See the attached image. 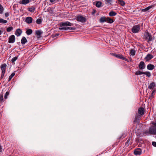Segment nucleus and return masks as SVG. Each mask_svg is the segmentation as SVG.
Returning a JSON list of instances; mask_svg holds the SVG:
<instances>
[{
	"label": "nucleus",
	"mask_w": 156,
	"mask_h": 156,
	"mask_svg": "<svg viewBox=\"0 0 156 156\" xmlns=\"http://www.w3.org/2000/svg\"><path fill=\"white\" fill-rule=\"evenodd\" d=\"M110 54L112 55L117 58L125 60L127 62H129V61L128 59L124 57L122 54H116L113 53H110Z\"/></svg>",
	"instance_id": "obj_3"
},
{
	"label": "nucleus",
	"mask_w": 156,
	"mask_h": 156,
	"mask_svg": "<svg viewBox=\"0 0 156 156\" xmlns=\"http://www.w3.org/2000/svg\"><path fill=\"white\" fill-rule=\"evenodd\" d=\"M136 53V51L134 49H131L130 51V55L133 56L135 55Z\"/></svg>",
	"instance_id": "obj_29"
},
{
	"label": "nucleus",
	"mask_w": 156,
	"mask_h": 156,
	"mask_svg": "<svg viewBox=\"0 0 156 156\" xmlns=\"http://www.w3.org/2000/svg\"><path fill=\"white\" fill-rule=\"evenodd\" d=\"M156 92V89L154 88L152 91V92L151 93V95L150 96V98L152 99V98H153L154 96V95Z\"/></svg>",
	"instance_id": "obj_20"
},
{
	"label": "nucleus",
	"mask_w": 156,
	"mask_h": 156,
	"mask_svg": "<svg viewBox=\"0 0 156 156\" xmlns=\"http://www.w3.org/2000/svg\"><path fill=\"white\" fill-rule=\"evenodd\" d=\"M152 124L154 126L149 128L148 130H146L144 133L146 135L153 134L156 135V122L153 121Z\"/></svg>",
	"instance_id": "obj_2"
},
{
	"label": "nucleus",
	"mask_w": 156,
	"mask_h": 156,
	"mask_svg": "<svg viewBox=\"0 0 156 156\" xmlns=\"http://www.w3.org/2000/svg\"><path fill=\"white\" fill-rule=\"evenodd\" d=\"M106 22H107L109 23H111L113 22V21L112 19L108 17L106 18Z\"/></svg>",
	"instance_id": "obj_26"
},
{
	"label": "nucleus",
	"mask_w": 156,
	"mask_h": 156,
	"mask_svg": "<svg viewBox=\"0 0 156 156\" xmlns=\"http://www.w3.org/2000/svg\"><path fill=\"white\" fill-rule=\"evenodd\" d=\"M144 109L143 107H140L138 109V114L141 116L144 115Z\"/></svg>",
	"instance_id": "obj_10"
},
{
	"label": "nucleus",
	"mask_w": 156,
	"mask_h": 156,
	"mask_svg": "<svg viewBox=\"0 0 156 156\" xmlns=\"http://www.w3.org/2000/svg\"><path fill=\"white\" fill-rule=\"evenodd\" d=\"M147 68L149 70H152L154 69V65L150 64L147 66Z\"/></svg>",
	"instance_id": "obj_19"
},
{
	"label": "nucleus",
	"mask_w": 156,
	"mask_h": 156,
	"mask_svg": "<svg viewBox=\"0 0 156 156\" xmlns=\"http://www.w3.org/2000/svg\"><path fill=\"white\" fill-rule=\"evenodd\" d=\"M2 31L0 30V35H1L2 34Z\"/></svg>",
	"instance_id": "obj_49"
},
{
	"label": "nucleus",
	"mask_w": 156,
	"mask_h": 156,
	"mask_svg": "<svg viewBox=\"0 0 156 156\" xmlns=\"http://www.w3.org/2000/svg\"><path fill=\"white\" fill-rule=\"evenodd\" d=\"M42 22V20L41 19H38L36 21V23L38 24H40Z\"/></svg>",
	"instance_id": "obj_40"
},
{
	"label": "nucleus",
	"mask_w": 156,
	"mask_h": 156,
	"mask_svg": "<svg viewBox=\"0 0 156 156\" xmlns=\"http://www.w3.org/2000/svg\"><path fill=\"white\" fill-rule=\"evenodd\" d=\"M13 29V27H8L7 29V31L8 32H9L12 31Z\"/></svg>",
	"instance_id": "obj_42"
},
{
	"label": "nucleus",
	"mask_w": 156,
	"mask_h": 156,
	"mask_svg": "<svg viewBox=\"0 0 156 156\" xmlns=\"http://www.w3.org/2000/svg\"><path fill=\"white\" fill-rule=\"evenodd\" d=\"M140 29V26L139 25L134 26L132 28L131 30L133 33H138Z\"/></svg>",
	"instance_id": "obj_7"
},
{
	"label": "nucleus",
	"mask_w": 156,
	"mask_h": 156,
	"mask_svg": "<svg viewBox=\"0 0 156 156\" xmlns=\"http://www.w3.org/2000/svg\"><path fill=\"white\" fill-rule=\"evenodd\" d=\"M15 41V37L14 35H11L9 37L8 42L10 43H14Z\"/></svg>",
	"instance_id": "obj_12"
},
{
	"label": "nucleus",
	"mask_w": 156,
	"mask_h": 156,
	"mask_svg": "<svg viewBox=\"0 0 156 156\" xmlns=\"http://www.w3.org/2000/svg\"><path fill=\"white\" fill-rule=\"evenodd\" d=\"M6 66L7 65L5 63L2 64L0 66V68L2 70V74L1 76V78H3L5 74V70Z\"/></svg>",
	"instance_id": "obj_5"
},
{
	"label": "nucleus",
	"mask_w": 156,
	"mask_h": 156,
	"mask_svg": "<svg viewBox=\"0 0 156 156\" xmlns=\"http://www.w3.org/2000/svg\"><path fill=\"white\" fill-rule=\"evenodd\" d=\"M153 58V56L152 55L150 54H148L147 55L146 57L145 58L147 60H150Z\"/></svg>",
	"instance_id": "obj_25"
},
{
	"label": "nucleus",
	"mask_w": 156,
	"mask_h": 156,
	"mask_svg": "<svg viewBox=\"0 0 156 156\" xmlns=\"http://www.w3.org/2000/svg\"><path fill=\"white\" fill-rule=\"evenodd\" d=\"M27 42V40L25 37H23L21 40V42L23 44H25Z\"/></svg>",
	"instance_id": "obj_24"
},
{
	"label": "nucleus",
	"mask_w": 156,
	"mask_h": 156,
	"mask_svg": "<svg viewBox=\"0 0 156 156\" xmlns=\"http://www.w3.org/2000/svg\"><path fill=\"white\" fill-rule=\"evenodd\" d=\"M117 13L113 11H111L109 13V15L111 16H113L116 15Z\"/></svg>",
	"instance_id": "obj_27"
},
{
	"label": "nucleus",
	"mask_w": 156,
	"mask_h": 156,
	"mask_svg": "<svg viewBox=\"0 0 156 156\" xmlns=\"http://www.w3.org/2000/svg\"><path fill=\"white\" fill-rule=\"evenodd\" d=\"M131 143V141H130V136L129 137L128 140L126 142L125 144V145L126 146H128L129 144Z\"/></svg>",
	"instance_id": "obj_30"
},
{
	"label": "nucleus",
	"mask_w": 156,
	"mask_h": 156,
	"mask_svg": "<svg viewBox=\"0 0 156 156\" xmlns=\"http://www.w3.org/2000/svg\"><path fill=\"white\" fill-rule=\"evenodd\" d=\"M118 1L121 5L123 6L125 5V3L124 1H122V0H118Z\"/></svg>",
	"instance_id": "obj_38"
},
{
	"label": "nucleus",
	"mask_w": 156,
	"mask_h": 156,
	"mask_svg": "<svg viewBox=\"0 0 156 156\" xmlns=\"http://www.w3.org/2000/svg\"><path fill=\"white\" fill-rule=\"evenodd\" d=\"M156 87L155 83L154 82H152L150 83L148 86V88L150 89H153Z\"/></svg>",
	"instance_id": "obj_17"
},
{
	"label": "nucleus",
	"mask_w": 156,
	"mask_h": 156,
	"mask_svg": "<svg viewBox=\"0 0 156 156\" xmlns=\"http://www.w3.org/2000/svg\"><path fill=\"white\" fill-rule=\"evenodd\" d=\"M35 9V7L34 6L28 8V11L31 12H33L34 11Z\"/></svg>",
	"instance_id": "obj_21"
},
{
	"label": "nucleus",
	"mask_w": 156,
	"mask_h": 156,
	"mask_svg": "<svg viewBox=\"0 0 156 156\" xmlns=\"http://www.w3.org/2000/svg\"><path fill=\"white\" fill-rule=\"evenodd\" d=\"M106 18L105 17H102L100 19V21L101 23L106 22Z\"/></svg>",
	"instance_id": "obj_28"
},
{
	"label": "nucleus",
	"mask_w": 156,
	"mask_h": 156,
	"mask_svg": "<svg viewBox=\"0 0 156 156\" xmlns=\"http://www.w3.org/2000/svg\"><path fill=\"white\" fill-rule=\"evenodd\" d=\"M59 30H73L75 29V28H73L72 27H61L59 28Z\"/></svg>",
	"instance_id": "obj_13"
},
{
	"label": "nucleus",
	"mask_w": 156,
	"mask_h": 156,
	"mask_svg": "<svg viewBox=\"0 0 156 156\" xmlns=\"http://www.w3.org/2000/svg\"><path fill=\"white\" fill-rule=\"evenodd\" d=\"M141 116L138 114H136L135 116V118L134 120L133 121V123H135L136 122L138 123L140 120V118Z\"/></svg>",
	"instance_id": "obj_9"
},
{
	"label": "nucleus",
	"mask_w": 156,
	"mask_h": 156,
	"mask_svg": "<svg viewBox=\"0 0 156 156\" xmlns=\"http://www.w3.org/2000/svg\"><path fill=\"white\" fill-rule=\"evenodd\" d=\"M30 0H21L20 2V4L26 5L30 2Z\"/></svg>",
	"instance_id": "obj_18"
},
{
	"label": "nucleus",
	"mask_w": 156,
	"mask_h": 156,
	"mask_svg": "<svg viewBox=\"0 0 156 156\" xmlns=\"http://www.w3.org/2000/svg\"><path fill=\"white\" fill-rule=\"evenodd\" d=\"M154 53V55L156 54V50L155 49L151 51V53L152 54V53Z\"/></svg>",
	"instance_id": "obj_45"
},
{
	"label": "nucleus",
	"mask_w": 156,
	"mask_h": 156,
	"mask_svg": "<svg viewBox=\"0 0 156 156\" xmlns=\"http://www.w3.org/2000/svg\"><path fill=\"white\" fill-rule=\"evenodd\" d=\"M144 38L148 42L151 41L153 38L151 34L148 32H146L144 34Z\"/></svg>",
	"instance_id": "obj_4"
},
{
	"label": "nucleus",
	"mask_w": 156,
	"mask_h": 156,
	"mask_svg": "<svg viewBox=\"0 0 156 156\" xmlns=\"http://www.w3.org/2000/svg\"><path fill=\"white\" fill-rule=\"evenodd\" d=\"M55 0H50V2H53L55 1Z\"/></svg>",
	"instance_id": "obj_48"
},
{
	"label": "nucleus",
	"mask_w": 156,
	"mask_h": 156,
	"mask_svg": "<svg viewBox=\"0 0 156 156\" xmlns=\"http://www.w3.org/2000/svg\"><path fill=\"white\" fill-rule=\"evenodd\" d=\"M59 25L61 27H65L72 26L73 25V24L69 22L66 21L60 23Z\"/></svg>",
	"instance_id": "obj_6"
},
{
	"label": "nucleus",
	"mask_w": 156,
	"mask_h": 156,
	"mask_svg": "<svg viewBox=\"0 0 156 156\" xmlns=\"http://www.w3.org/2000/svg\"><path fill=\"white\" fill-rule=\"evenodd\" d=\"M142 150L140 148H137L135 149L134 154L136 155H140L141 154Z\"/></svg>",
	"instance_id": "obj_11"
},
{
	"label": "nucleus",
	"mask_w": 156,
	"mask_h": 156,
	"mask_svg": "<svg viewBox=\"0 0 156 156\" xmlns=\"http://www.w3.org/2000/svg\"><path fill=\"white\" fill-rule=\"evenodd\" d=\"M5 101L3 98V94L2 92L0 94V101L1 102H4Z\"/></svg>",
	"instance_id": "obj_22"
},
{
	"label": "nucleus",
	"mask_w": 156,
	"mask_h": 156,
	"mask_svg": "<svg viewBox=\"0 0 156 156\" xmlns=\"http://www.w3.org/2000/svg\"><path fill=\"white\" fill-rule=\"evenodd\" d=\"M32 30L31 29H29L26 31V33L27 35H29L32 34Z\"/></svg>",
	"instance_id": "obj_34"
},
{
	"label": "nucleus",
	"mask_w": 156,
	"mask_h": 156,
	"mask_svg": "<svg viewBox=\"0 0 156 156\" xmlns=\"http://www.w3.org/2000/svg\"><path fill=\"white\" fill-rule=\"evenodd\" d=\"M7 22V21L3 19L0 18V23H5Z\"/></svg>",
	"instance_id": "obj_36"
},
{
	"label": "nucleus",
	"mask_w": 156,
	"mask_h": 156,
	"mask_svg": "<svg viewBox=\"0 0 156 156\" xmlns=\"http://www.w3.org/2000/svg\"><path fill=\"white\" fill-rule=\"evenodd\" d=\"M9 15V13L8 12H6L5 14V16L6 17H7Z\"/></svg>",
	"instance_id": "obj_47"
},
{
	"label": "nucleus",
	"mask_w": 156,
	"mask_h": 156,
	"mask_svg": "<svg viewBox=\"0 0 156 156\" xmlns=\"http://www.w3.org/2000/svg\"><path fill=\"white\" fill-rule=\"evenodd\" d=\"M152 6H148L146 8L143 9L142 10V11L143 12H146L149 10L151 8Z\"/></svg>",
	"instance_id": "obj_31"
},
{
	"label": "nucleus",
	"mask_w": 156,
	"mask_h": 156,
	"mask_svg": "<svg viewBox=\"0 0 156 156\" xmlns=\"http://www.w3.org/2000/svg\"><path fill=\"white\" fill-rule=\"evenodd\" d=\"M9 91H7L4 96V98L5 99H6L7 98L8 96L9 95Z\"/></svg>",
	"instance_id": "obj_39"
},
{
	"label": "nucleus",
	"mask_w": 156,
	"mask_h": 156,
	"mask_svg": "<svg viewBox=\"0 0 156 156\" xmlns=\"http://www.w3.org/2000/svg\"><path fill=\"white\" fill-rule=\"evenodd\" d=\"M152 145L154 147H156V142L155 141L152 142Z\"/></svg>",
	"instance_id": "obj_46"
},
{
	"label": "nucleus",
	"mask_w": 156,
	"mask_h": 156,
	"mask_svg": "<svg viewBox=\"0 0 156 156\" xmlns=\"http://www.w3.org/2000/svg\"><path fill=\"white\" fill-rule=\"evenodd\" d=\"M43 32L40 30H37L36 31V34L38 36V37H41V35L42 34Z\"/></svg>",
	"instance_id": "obj_23"
},
{
	"label": "nucleus",
	"mask_w": 156,
	"mask_h": 156,
	"mask_svg": "<svg viewBox=\"0 0 156 156\" xmlns=\"http://www.w3.org/2000/svg\"><path fill=\"white\" fill-rule=\"evenodd\" d=\"M139 67L140 69H143L145 68V64L144 62L141 61L140 62Z\"/></svg>",
	"instance_id": "obj_16"
},
{
	"label": "nucleus",
	"mask_w": 156,
	"mask_h": 156,
	"mask_svg": "<svg viewBox=\"0 0 156 156\" xmlns=\"http://www.w3.org/2000/svg\"><path fill=\"white\" fill-rule=\"evenodd\" d=\"M105 1L106 2V3L109 4H111L112 0H105Z\"/></svg>",
	"instance_id": "obj_44"
},
{
	"label": "nucleus",
	"mask_w": 156,
	"mask_h": 156,
	"mask_svg": "<svg viewBox=\"0 0 156 156\" xmlns=\"http://www.w3.org/2000/svg\"><path fill=\"white\" fill-rule=\"evenodd\" d=\"M129 59H130V62H131L132 61V59L131 58H129Z\"/></svg>",
	"instance_id": "obj_50"
},
{
	"label": "nucleus",
	"mask_w": 156,
	"mask_h": 156,
	"mask_svg": "<svg viewBox=\"0 0 156 156\" xmlns=\"http://www.w3.org/2000/svg\"><path fill=\"white\" fill-rule=\"evenodd\" d=\"M76 20L78 21L84 22L86 21V18L82 16L79 15L77 17Z\"/></svg>",
	"instance_id": "obj_8"
},
{
	"label": "nucleus",
	"mask_w": 156,
	"mask_h": 156,
	"mask_svg": "<svg viewBox=\"0 0 156 156\" xmlns=\"http://www.w3.org/2000/svg\"><path fill=\"white\" fill-rule=\"evenodd\" d=\"M144 72H141L140 70L136 71L135 73V74L136 75H140L141 74H144Z\"/></svg>",
	"instance_id": "obj_32"
},
{
	"label": "nucleus",
	"mask_w": 156,
	"mask_h": 156,
	"mask_svg": "<svg viewBox=\"0 0 156 156\" xmlns=\"http://www.w3.org/2000/svg\"><path fill=\"white\" fill-rule=\"evenodd\" d=\"M101 4L102 3L101 2L99 1L97 2H96V6L97 7H101Z\"/></svg>",
	"instance_id": "obj_35"
},
{
	"label": "nucleus",
	"mask_w": 156,
	"mask_h": 156,
	"mask_svg": "<svg viewBox=\"0 0 156 156\" xmlns=\"http://www.w3.org/2000/svg\"><path fill=\"white\" fill-rule=\"evenodd\" d=\"M15 73L14 72L12 73L10 76L9 77V79L8 80V82L10 81L12 78L15 75Z\"/></svg>",
	"instance_id": "obj_33"
},
{
	"label": "nucleus",
	"mask_w": 156,
	"mask_h": 156,
	"mask_svg": "<svg viewBox=\"0 0 156 156\" xmlns=\"http://www.w3.org/2000/svg\"><path fill=\"white\" fill-rule=\"evenodd\" d=\"M144 74L146 75L149 77L151 76V73L149 72H144Z\"/></svg>",
	"instance_id": "obj_37"
},
{
	"label": "nucleus",
	"mask_w": 156,
	"mask_h": 156,
	"mask_svg": "<svg viewBox=\"0 0 156 156\" xmlns=\"http://www.w3.org/2000/svg\"><path fill=\"white\" fill-rule=\"evenodd\" d=\"M33 19L31 17H27L26 18L25 22L28 24H30L32 23Z\"/></svg>",
	"instance_id": "obj_14"
},
{
	"label": "nucleus",
	"mask_w": 156,
	"mask_h": 156,
	"mask_svg": "<svg viewBox=\"0 0 156 156\" xmlns=\"http://www.w3.org/2000/svg\"><path fill=\"white\" fill-rule=\"evenodd\" d=\"M4 10L3 7L0 4V13L2 14Z\"/></svg>",
	"instance_id": "obj_41"
},
{
	"label": "nucleus",
	"mask_w": 156,
	"mask_h": 156,
	"mask_svg": "<svg viewBox=\"0 0 156 156\" xmlns=\"http://www.w3.org/2000/svg\"><path fill=\"white\" fill-rule=\"evenodd\" d=\"M22 33V30L20 29H17L16 31L15 34L17 36H19Z\"/></svg>",
	"instance_id": "obj_15"
},
{
	"label": "nucleus",
	"mask_w": 156,
	"mask_h": 156,
	"mask_svg": "<svg viewBox=\"0 0 156 156\" xmlns=\"http://www.w3.org/2000/svg\"><path fill=\"white\" fill-rule=\"evenodd\" d=\"M152 124L154 126L149 128L148 130H146L144 133L146 135L153 134L156 135V122L153 121Z\"/></svg>",
	"instance_id": "obj_1"
},
{
	"label": "nucleus",
	"mask_w": 156,
	"mask_h": 156,
	"mask_svg": "<svg viewBox=\"0 0 156 156\" xmlns=\"http://www.w3.org/2000/svg\"><path fill=\"white\" fill-rule=\"evenodd\" d=\"M17 59V57H15L12 58L11 60L12 63H13Z\"/></svg>",
	"instance_id": "obj_43"
}]
</instances>
